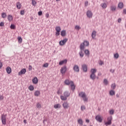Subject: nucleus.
<instances>
[{"instance_id": "72a5a7b5", "label": "nucleus", "mask_w": 126, "mask_h": 126, "mask_svg": "<svg viewBox=\"0 0 126 126\" xmlns=\"http://www.w3.org/2000/svg\"><path fill=\"white\" fill-rule=\"evenodd\" d=\"M103 83L105 84V85H108L109 82L108 80H107V79H105L103 81Z\"/></svg>"}, {"instance_id": "de8ad7c7", "label": "nucleus", "mask_w": 126, "mask_h": 126, "mask_svg": "<svg viewBox=\"0 0 126 126\" xmlns=\"http://www.w3.org/2000/svg\"><path fill=\"white\" fill-rule=\"evenodd\" d=\"M63 60H62V61H60L59 62V65H63Z\"/></svg>"}, {"instance_id": "dca6fc26", "label": "nucleus", "mask_w": 126, "mask_h": 126, "mask_svg": "<svg viewBox=\"0 0 126 126\" xmlns=\"http://www.w3.org/2000/svg\"><path fill=\"white\" fill-rule=\"evenodd\" d=\"M70 85L71 87L72 90H74V89H75V85H74L73 82H71Z\"/></svg>"}, {"instance_id": "49530a36", "label": "nucleus", "mask_w": 126, "mask_h": 126, "mask_svg": "<svg viewBox=\"0 0 126 126\" xmlns=\"http://www.w3.org/2000/svg\"><path fill=\"white\" fill-rule=\"evenodd\" d=\"M37 108H38V109H40V108H41V104H40V103H37V105H36Z\"/></svg>"}, {"instance_id": "b1692460", "label": "nucleus", "mask_w": 126, "mask_h": 126, "mask_svg": "<svg viewBox=\"0 0 126 126\" xmlns=\"http://www.w3.org/2000/svg\"><path fill=\"white\" fill-rule=\"evenodd\" d=\"M90 77L91 79H93V80H94V79L96 78V75H95V74H91L90 75Z\"/></svg>"}, {"instance_id": "2eb2a0df", "label": "nucleus", "mask_w": 126, "mask_h": 126, "mask_svg": "<svg viewBox=\"0 0 126 126\" xmlns=\"http://www.w3.org/2000/svg\"><path fill=\"white\" fill-rule=\"evenodd\" d=\"M82 68H83V70H84V71H85V72H86V71H87V65L86 64H83L82 65Z\"/></svg>"}, {"instance_id": "79ce46f5", "label": "nucleus", "mask_w": 126, "mask_h": 126, "mask_svg": "<svg viewBox=\"0 0 126 126\" xmlns=\"http://www.w3.org/2000/svg\"><path fill=\"white\" fill-rule=\"evenodd\" d=\"M49 66V64L48 63H45L43 64L44 67H48Z\"/></svg>"}, {"instance_id": "cd10ccee", "label": "nucleus", "mask_w": 126, "mask_h": 126, "mask_svg": "<svg viewBox=\"0 0 126 126\" xmlns=\"http://www.w3.org/2000/svg\"><path fill=\"white\" fill-rule=\"evenodd\" d=\"M101 6L102 8H106L107 7V4L106 3H103L101 4Z\"/></svg>"}, {"instance_id": "864d4df0", "label": "nucleus", "mask_w": 126, "mask_h": 126, "mask_svg": "<svg viewBox=\"0 0 126 126\" xmlns=\"http://www.w3.org/2000/svg\"><path fill=\"white\" fill-rule=\"evenodd\" d=\"M45 16H46V18H49V13H46L45 14Z\"/></svg>"}, {"instance_id": "c9c22d12", "label": "nucleus", "mask_w": 126, "mask_h": 126, "mask_svg": "<svg viewBox=\"0 0 126 126\" xmlns=\"http://www.w3.org/2000/svg\"><path fill=\"white\" fill-rule=\"evenodd\" d=\"M18 40L20 44H21V43H22V38H21V37H18Z\"/></svg>"}, {"instance_id": "4d7b16f0", "label": "nucleus", "mask_w": 126, "mask_h": 126, "mask_svg": "<svg viewBox=\"0 0 126 126\" xmlns=\"http://www.w3.org/2000/svg\"><path fill=\"white\" fill-rule=\"evenodd\" d=\"M85 6H87V5H88V1H86L85 2Z\"/></svg>"}, {"instance_id": "ea45409f", "label": "nucleus", "mask_w": 126, "mask_h": 126, "mask_svg": "<svg viewBox=\"0 0 126 126\" xmlns=\"http://www.w3.org/2000/svg\"><path fill=\"white\" fill-rule=\"evenodd\" d=\"M10 28L11 29H15V25H14L13 24H11L10 26Z\"/></svg>"}, {"instance_id": "7ed1b4c3", "label": "nucleus", "mask_w": 126, "mask_h": 126, "mask_svg": "<svg viewBox=\"0 0 126 126\" xmlns=\"http://www.w3.org/2000/svg\"><path fill=\"white\" fill-rule=\"evenodd\" d=\"M89 45V42L87 41H84L83 43L80 45V50H84V47Z\"/></svg>"}, {"instance_id": "473e14b6", "label": "nucleus", "mask_w": 126, "mask_h": 126, "mask_svg": "<svg viewBox=\"0 0 126 126\" xmlns=\"http://www.w3.org/2000/svg\"><path fill=\"white\" fill-rule=\"evenodd\" d=\"M119 57H120V55L118 53H116L114 54V58L115 59H116V60L119 59Z\"/></svg>"}, {"instance_id": "c03bdc74", "label": "nucleus", "mask_w": 126, "mask_h": 126, "mask_svg": "<svg viewBox=\"0 0 126 126\" xmlns=\"http://www.w3.org/2000/svg\"><path fill=\"white\" fill-rule=\"evenodd\" d=\"M42 14H43V12H42V11H39L38 12V15L39 16H41V15H42Z\"/></svg>"}, {"instance_id": "f03ea898", "label": "nucleus", "mask_w": 126, "mask_h": 126, "mask_svg": "<svg viewBox=\"0 0 126 126\" xmlns=\"http://www.w3.org/2000/svg\"><path fill=\"white\" fill-rule=\"evenodd\" d=\"M1 121L2 125H6V114H1Z\"/></svg>"}, {"instance_id": "603ef678", "label": "nucleus", "mask_w": 126, "mask_h": 126, "mask_svg": "<svg viewBox=\"0 0 126 126\" xmlns=\"http://www.w3.org/2000/svg\"><path fill=\"white\" fill-rule=\"evenodd\" d=\"M67 38H65L64 40H63V44H65V43H66V42H67Z\"/></svg>"}, {"instance_id": "4c0bfd02", "label": "nucleus", "mask_w": 126, "mask_h": 126, "mask_svg": "<svg viewBox=\"0 0 126 126\" xmlns=\"http://www.w3.org/2000/svg\"><path fill=\"white\" fill-rule=\"evenodd\" d=\"M75 28L76 30H79L81 29V28L79 26H76Z\"/></svg>"}, {"instance_id": "1a4fd4ad", "label": "nucleus", "mask_w": 126, "mask_h": 126, "mask_svg": "<svg viewBox=\"0 0 126 126\" xmlns=\"http://www.w3.org/2000/svg\"><path fill=\"white\" fill-rule=\"evenodd\" d=\"M69 96V93L67 92H65L64 93V96H63V100H66V98Z\"/></svg>"}, {"instance_id": "680f3d73", "label": "nucleus", "mask_w": 126, "mask_h": 126, "mask_svg": "<svg viewBox=\"0 0 126 126\" xmlns=\"http://www.w3.org/2000/svg\"><path fill=\"white\" fill-rule=\"evenodd\" d=\"M67 63V60L66 59H65L63 60V63Z\"/></svg>"}, {"instance_id": "052dcab7", "label": "nucleus", "mask_w": 126, "mask_h": 126, "mask_svg": "<svg viewBox=\"0 0 126 126\" xmlns=\"http://www.w3.org/2000/svg\"><path fill=\"white\" fill-rule=\"evenodd\" d=\"M118 21L119 23H121V22H122V19L121 18L118 19Z\"/></svg>"}, {"instance_id": "a19ab883", "label": "nucleus", "mask_w": 126, "mask_h": 126, "mask_svg": "<svg viewBox=\"0 0 126 126\" xmlns=\"http://www.w3.org/2000/svg\"><path fill=\"white\" fill-rule=\"evenodd\" d=\"M59 45L60 46H63V40H61V41H60Z\"/></svg>"}, {"instance_id": "09e8293b", "label": "nucleus", "mask_w": 126, "mask_h": 126, "mask_svg": "<svg viewBox=\"0 0 126 126\" xmlns=\"http://www.w3.org/2000/svg\"><path fill=\"white\" fill-rule=\"evenodd\" d=\"M110 115H114V110H110Z\"/></svg>"}, {"instance_id": "393cba45", "label": "nucleus", "mask_w": 126, "mask_h": 126, "mask_svg": "<svg viewBox=\"0 0 126 126\" xmlns=\"http://www.w3.org/2000/svg\"><path fill=\"white\" fill-rule=\"evenodd\" d=\"M85 54L88 57H89V55L90 54V52L88 50H85Z\"/></svg>"}, {"instance_id": "a211bd4d", "label": "nucleus", "mask_w": 126, "mask_h": 126, "mask_svg": "<svg viewBox=\"0 0 126 126\" xmlns=\"http://www.w3.org/2000/svg\"><path fill=\"white\" fill-rule=\"evenodd\" d=\"M96 32L95 31H94L92 32V37L93 38V39H95V37H96Z\"/></svg>"}, {"instance_id": "c85d7f7f", "label": "nucleus", "mask_w": 126, "mask_h": 126, "mask_svg": "<svg viewBox=\"0 0 126 126\" xmlns=\"http://www.w3.org/2000/svg\"><path fill=\"white\" fill-rule=\"evenodd\" d=\"M72 82L71 81H69V80H66L64 81V83L65 84H66V85H69V84L70 85V83H71Z\"/></svg>"}, {"instance_id": "8fccbe9b", "label": "nucleus", "mask_w": 126, "mask_h": 126, "mask_svg": "<svg viewBox=\"0 0 126 126\" xmlns=\"http://www.w3.org/2000/svg\"><path fill=\"white\" fill-rule=\"evenodd\" d=\"M29 70L30 71L32 70V66H31V65H30L29 66Z\"/></svg>"}, {"instance_id": "a878e982", "label": "nucleus", "mask_w": 126, "mask_h": 126, "mask_svg": "<svg viewBox=\"0 0 126 126\" xmlns=\"http://www.w3.org/2000/svg\"><path fill=\"white\" fill-rule=\"evenodd\" d=\"M40 94V91H36L34 92V95L36 96L37 97H38V96H39V95Z\"/></svg>"}, {"instance_id": "e433bc0d", "label": "nucleus", "mask_w": 126, "mask_h": 126, "mask_svg": "<svg viewBox=\"0 0 126 126\" xmlns=\"http://www.w3.org/2000/svg\"><path fill=\"white\" fill-rule=\"evenodd\" d=\"M20 14L21 15H24V14L25 13V12L24 11V10H22L20 11Z\"/></svg>"}, {"instance_id": "20e7f679", "label": "nucleus", "mask_w": 126, "mask_h": 126, "mask_svg": "<svg viewBox=\"0 0 126 126\" xmlns=\"http://www.w3.org/2000/svg\"><path fill=\"white\" fill-rule=\"evenodd\" d=\"M112 116H110L108 118H107L108 122L105 123V126H110V125H112Z\"/></svg>"}, {"instance_id": "37998d69", "label": "nucleus", "mask_w": 126, "mask_h": 126, "mask_svg": "<svg viewBox=\"0 0 126 126\" xmlns=\"http://www.w3.org/2000/svg\"><path fill=\"white\" fill-rule=\"evenodd\" d=\"M81 110H82V111H84V110H85V106L83 105L81 107Z\"/></svg>"}, {"instance_id": "c756f323", "label": "nucleus", "mask_w": 126, "mask_h": 126, "mask_svg": "<svg viewBox=\"0 0 126 126\" xmlns=\"http://www.w3.org/2000/svg\"><path fill=\"white\" fill-rule=\"evenodd\" d=\"M29 89L30 91H33L34 90V87L32 85H31L29 87Z\"/></svg>"}, {"instance_id": "f257e3e1", "label": "nucleus", "mask_w": 126, "mask_h": 126, "mask_svg": "<svg viewBox=\"0 0 126 126\" xmlns=\"http://www.w3.org/2000/svg\"><path fill=\"white\" fill-rule=\"evenodd\" d=\"M79 97H81L82 99L84 100V102H87L88 101V98L86 97V94L85 93L82 92L79 94Z\"/></svg>"}, {"instance_id": "39448f33", "label": "nucleus", "mask_w": 126, "mask_h": 126, "mask_svg": "<svg viewBox=\"0 0 126 126\" xmlns=\"http://www.w3.org/2000/svg\"><path fill=\"white\" fill-rule=\"evenodd\" d=\"M95 120L99 123H102V122H103V117H102L101 115H98L95 116Z\"/></svg>"}, {"instance_id": "6ab92c4d", "label": "nucleus", "mask_w": 126, "mask_h": 126, "mask_svg": "<svg viewBox=\"0 0 126 126\" xmlns=\"http://www.w3.org/2000/svg\"><path fill=\"white\" fill-rule=\"evenodd\" d=\"M116 7L115 5H111L110 6V9L111 11H116Z\"/></svg>"}, {"instance_id": "ddd939ff", "label": "nucleus", "mask_w": 126, "mask_h": 126, "mask_svg": "<svg viewBox=\"0 0 126 126\" xmlns=\"http://www.w3.org/2000/svg\"><path fill=\"white\" fill-rule=\"evenodd\" d=\"M21 6H22V5H21V3H20V2H17L16 3V7L18 9H20L21 8Z\"/></svg>"}, {"instance_id": "f8f14e48", "label": "nucleus", "mask_w": 126, "mask_h": 126, "mask_svg": "<svg viewBox=\"0 0 126 126\" xmlns=\"http://www.w3.org/2000/svg\"><path fill=\"white\" fill-rule=\"evenodd\" d=\"M6 71L8 74H10V73H11V68H10L9 66L7 67L6 68Z\"/></svg>"}, {"instance_id": "4468645a", "label": "nucleus", "mask_w": 126, "mask_h": 126, "mask_svg": "<svg viewBox=\"0 0 126 126\" xmlns=\"http://www.w3.org/2000/svg\"><path fill=\"white\" fill-rule=\"evenodd\" d=\"M32 83H33V84H37V83H38V78L34 77L32 79Z\"/></svg>"}, {"instance_id": "58836bf2", "label": "nucleus", "mask_w": 126, "mask_h": 126, "mask_svg": "<svg viewBox=\"0 0 126 126\" xmlns=\"http://www.w3.org/2000/svg\"><path fill=\"white\" fill-rule=\"evenodd\" d=\"M111 88L112 89H115V88H116V84H112L111 85Z\"/></svg>"}, {"instance_id": "aec40b11", "label": "nucleus", "mask_w": 126, "mask_h": 126, "mask_svg": "<svg viewBox=\"0 0 126 126\" xmlns=\"http://www.w3.org/2000/svg\"><path fill=\"white\" fill-rule=\"evenodd\" d=\"M115 94H116V92L114 90H111L109 92V94L111 96H114V95H115Z\"/></svg>"}, {"instance_id": "13d9d810", "label": "nucleus", "mask_w": 126, "mask_h": 126, "mask_svg": "<svg viewBox=\"0 0 126 126\" xmlns=\"http://www.w3.org/2000/svg\"><path fill=\"white\" fill-rule=\"evenodd\" d=\"M61 36H62V37H63V30H62L61 31Z\"/></svg>"}, {"instance_id": "7c9ffc66", "label": "nucleus", "mask_w": 126, "mask_h": 126, "mask_svg": "<svg viewBox=\"0 0 126 126\" xmlns=\"http://www.w3.org/2000/svg\"><path fill=\"white\" fill-rule=\"evenodd\" d=\"M32 0V4L33 6H36V4H37V2L35 0Z\"/></svg>"}, {"instance_id": "5701e85b", "label": "nucleus", "mask_w": 126, "mask_h": 126, "mask_svg": "<svg viewBox=\"0 0 126 126\" xmlns=\"http://www.w3.org/2000/svg\"><path fill=\"white\" fill-rule=\"evenodd\" d=\"M78 123L81 126H83V121L82 120V119H80L78 120Z\"/></svg>"}, {"instance_id": "f704fd0d", "label": "nucleus", "mask_w": 126, "mask_h": 126, "mask_svg": "<svg viewBox=\"0 0 126 126\" xmlns=\"http://www.w3.org/2000/svg\"><path fill=\"white\" fill-rule=\"evenodd\" d=\"M63 106L65 109H67V108L68 107V104H67V103L66 102H65L63 104Z\"/></svg>"}, {"instance_id": "6e6552de", "label": "nucleus", "mask_w": 126, "mask_h": 126, "mask_svg": "<svg viewBox=\"0 0 126 126\" xmlns=\"http://www.w3.org/2000/svg\"><path fill=\"white\" fill-rule=\"evenodd\" d=\"M73 70L76 72H79V67L77 65H74Z\"/></svg>"}, {"instance_id": "0e129e2a", "label": "nucleus", "mask_w": 126, "mask_h": 126, "mask_svg": "<svg viewBox=\"0 0 126 126\" xmlns=\"http://www.w3.org/2000/svg\"><path fill=\"white\" fill-rule=\"evenodd\" d=\"M123 13H124V14H126V9H124L123 10Z\"/></svg>"}, {"instance_id": "6e6d98bb", "label": "nucleus", "mask_w": 126, "mask_h": 126, "mask_svg": "<svg viewBox=\"0 0 126 126\" xmlns=\"http://www.w3.org/2000/svg\"><path fill=\"white\" fill-rule=\"evenodd\" d=\"M0 100L1 101L2 100H3V96L0 95Z\"/></svg>"}, {"instance_id": "2f4dec72", "label": "nucleus", "mask_w": 126, "mask_h": 126, "mask_svg": "<svg viewBox=\"0 0 126 126\" xmlns=\"http://www.w3.org/2000/svg\"><path fill=\"white\" fill-rule=\"evenodd\" d=\"M2 18H5L6 17V13L3 12L1 13Z\"/></svg>"}, {"instance_id": "3c124183", "label": "nucleus", "mask_w": 126, "mask_h": 126, "mask_svg": "<svg viewBox=\"0 0 126 126\" xmlns=\"http://www.w3.org/2000/svg\"><path fill=\"white\" fill-rule=\"evenodd\" d=\"M67 70V69L66 68V67L65 66H64L63 67V71H64V72H65V71H66Z\"/></svg>"}, {"instance_id": "69168bd1", "label": "nucleus", "mask_w": 126, "mask_h": 126, "mask_svg": "<svg viewBox=\"0 0 126 126\" xmlns=\"http://www.w3.org/2000/svg\"><path fill=\"white\" fill-rule=\"evenodd\" d=\"M24 124H27V120H24Z\"/></svg>"}, {"instance_id": "5fc2aeb1", "label": "nucleus", "mask_w": 126, "mask_h": 126, "mask_svg": "<svg viewBox=\"0 0 126 126\" xmlns=\"http://www.w3.org/2000/svg\"><path fill=\"white\" fill-rule=\"evenodd\" d=\"M3 25H4V23L3 22H1L0 23V27H2Z\"/></svg>"}, {"instance_id": "0eeeda50", "label": "nucleus", "mask_w": 126, "mask_h": 126, "mask_svg": "<svg viewBox=\"0 0 126 126\" xmlns=\"http://www.w3.org/2000/svg\"><path fill=\"white\" fill-rule=\"evenodd\" d=\"M87 16L89 18H92V17L93 16V13H92V12L90 10H88L87 12Z\"/></svg>"}, {"instance_id": "412c9836", "label": "nucleus", "mask_w": 126, "mask_h": 126, "mask_svg": "<svg viewBox=\"0 0 126 126\" xmlns=\"http://www.w3.org/2000/svg\"><path fill=\"white\" fill-rule=\"evenodd\" d=\"M118 7L121 9L123 8H124V3H123V2H120L118 4Z\"/></svg>"}, {"instance_id": "bb28decb", "label": "nucleus", "mask_w": 126, "mask_h": 126, "mask_svg": "<svg viewBox=\"0 0 126 126\" xmlns=\"http://www.w3.org/2000/svg\"><path fill=\"white\" fill-rule=\"evenodd\" d=\"M79 55H80V57H81V58H83V57L84 56V54L83 53L82 50H81V51H80Z\"/></svg>"}, {"instance_id": "4be33fe9", "label": "nucleus", "mask_w": 126, "mask_h": 126, "mask_svg": "<svg viewBox=\"0 0 126 126\" xmlns=\"http://www.w3.org/2000/svg\"><path fill=\"white\" fill-rule=\"evenodd\" d=\"M97 70L96 69L93 68L91 70V74H95Z\"/></svg>"}, {"instance_id": "f3484780", "label": "nucleus", "mask_w": 126, "mask_h": 126, "mask_svg": "<svg viewBox=\"0 0 126 126\" xmlns=\"http://www.w3.org/2000/svg\"><path fill=\"white\" fill-rule=\"evenodd\" d=\"M61 107H62V105H61L60 104H56L54 106V109H60Z\"/></svg>"}, {"instance_id": "e2e57ef3", "label": "nucleus", "mask_w": 126, "mask_h": 126, "mask_svg": "<svg viewBox=\"0 0 126 126\" xmlns=\"http://www.w3.org/2000/svg\"><path fill=\"white\" fill-rule=\"evenodd\" d=\"M103 63L102 61H100L99 63V64H100V65H102V64H103Z\"/></svg>"}, {"instance_id": "9d476101", "label": "nucleus", "mask_w": 126, "mask_h": 126, "mask_svg": "<svg viewBox=\"0 0 126 126\" xmlns=\"http://www.w3.org/2000/svg\"><path fill=\"white\" fill-rule=\"evenodd\" d=\"M26 72V69L23 68L19 72V75H21L22 74H25Z\"/></svg>"}, {"instance_id": "423d86ee", "label": "nucleus", "mask_w": 126, "mask_h": 126, "mask_svg": "<svg viewBox=\"0 0 126 126\" xmlns=\"http://www.w3.org/2000/svg\"><path fill=\"white\" fill-rule=\"evenodd\" d=\"M55 30L56 31L55 35H56V36H59V35H60V32H61V27H56Z\"/></svg>"}, {"instance_id": "bf43d9fd", "label": "nucleus", "mask_w": 126, "mask_h": 126, "mask_svg": "<svg viewBox=\"0 0 126 126\" xmlns=\"http://www.w3.org/2000/svg\"><path fill=\"white\" fill-rule=\"evenodd\" d=\"M2 67V63L0 61V68H1Z\"/></svg>"}, {"instance_id": "338daca9", "label": "nucleus", "mask_w": 126, "mask_h": 126, "mask_svg": "<svg viewBox=\"0 0 126 126\" xmlns=\"http://www.w3.org/2000/svg\"><path fill=\"white\" fill-rule=\"evenodd\" d=\"M61 98L63 101V95H61Z\"/></svg>"}, {"instance_id": "a18cd8bd", "label": "nucleus", "mask_w": 126, "mask_h": 126, "mask_svg": "<svg viewBox=\"0 0 126 126\" xmlns=\"http://www.w3.org/2000/svg\"><path fill=\"white\" fill-rule=\"evenodd\" d=\"M61 73L63 74V67H62L61 69Z\"/></svg>"}, {"instance_id": "9b49d317", "label": "nucleus", "mask_w": 126, "mask_h": 126, "mask_svg": "<svg viewBox=\"0 0 126 126\" xmlns=\"http://www.w3.org/2000/svg\"><path fill=\"white\" fill-rule=\"evenodd\" d=\"M7 20L8 21H9V22H11V21L13 20V17H12V15H8Z\"/></svg>"}, {"instance_id": "774afa93", "label": "nucleus", "mask_w": 126, "mask_h": 126, "mask_svg": "<svg viewBox=\"0 0 126 126\" xmlns=\"http://www.w3.org/2000/svg\"><path fill=\"white\" fill-rule=\"evenodd\" d=\"M86 123H89V122H90V121H89V120H88V119H87L86 120Z\"/></svg>"}]
</instances>
